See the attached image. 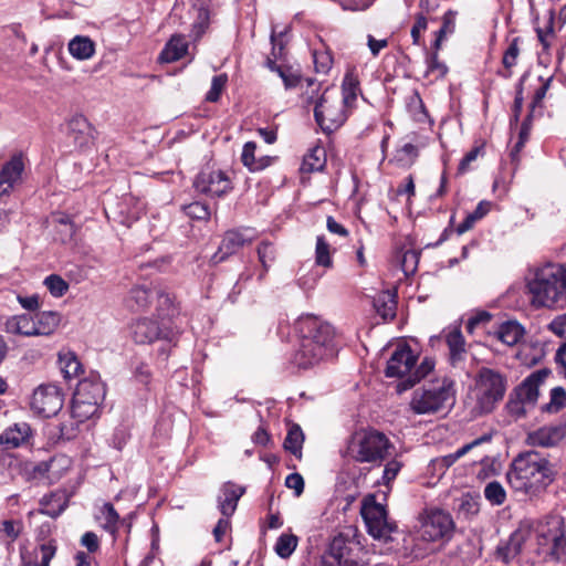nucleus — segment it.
Masks as SVG:
<instances>
[{
  "label": "nucleus",
  "instance_id": "1",
  "mask_svg": "<svg viewBox=\"0 0 566 566\" xmlns=\"http://www.w3.org/2000/svg\"><path fill=\"white\" fill-rule=\"evenodd\" d=\"M526 294L534 310L563 308L566 305V266L546 263L534 269L526 281Z\"/></svg>",
  "mask_w": 566,
  "mask_h": 566
},
{
  "label": "nucleus",
  "instance_id": "2",
  "mask_svg": "<svg viewBox=\"0 0 566 566\" xmlns=\"http://www.w3.org/2000/svg\"><path fill=\"white\" fill-rule=\"evenodd\" d=\"M506 480L515 492L532 496L541 493L553 481V471L546 458L528 451L513 460Z\"/></svg>",
  "mask_w": 566,
  "mask_h": 566
},
{
  "label": "nucleus",
  "instance_id": "3",
  "mask_svg": "<svg viewBox=\"0 0 566 566\" xmlns=\"http://www.w3.org/2000/svg\"><path fill=\"white\" fill-rule=\"evenodd\" d=\"M395 451L394 443L381 431L361 428L352 433L347 441L346 454L357 463L381 465Z\"/></svg>",
  "mask_w": 566,
  "mask_h": 566
},
{
  "label": "nucleus",
  "instance_id": "4",
  "mask_svg": "<svg viewBox=\"0 0 566 566\" xmlns=\"http://www.w3.org/2000/svg\"><path fill=\"white\" fill-rule=\"evenodd\" d=\"M417 356L406 345H398L387 361L386 376L401 378L397 391L402 392L426 378L434 368V360L424 358L416 367Z\"/></svg>",
  "mask_w": 566,
  "mask_h": 566
},
{
  "label": "nucleus",
  "instance_id": "5",
  "mask_svg": "<svg viewBox=\"0 0 566 566\" xmlns=\"http://www.w3.org/2000/svg\"><path fill=\"white\" fill-rule=\"evenodd\" d=\"M455 400L454 382L448 378L436 379L412 392L409 409L419 416L449 410Z\"/></svg>",
  "mask_w": 566,
  "mask_h": 566
},
{
  "label": "nucleus",
  "instance_id": "6",
  "mask_svg": "<svg viewBox=\"0 0 566 566\" xmlns=\"http://www.w3.org/2000/svg\"><path fill=\"white\" fill-rule=\"evenodd\" d=\"M455 523L450 513L441 509H426L418 516V538L428 542H449L453 537Z\"/></svg>",
  "mask_w": 566,
  "mask_h": 566
},
{
  "label": "nucleus",
  "instance_id": "7",
  "mask_svg": "<svg viewBox=\"0 0 566 566\" xmlns=\"http://www.w3.org/2000/svg\"><path fill=\"white\" fill-rule=\"evenodd\" d=\"M535 538L538 554L555 560L566 556V530L562 517H551L538 525Z\"/></svg>",
  "mask_w": 566,
  "mask_h": 566
},
{
  "label": "nucleus",
  "instance_id": "8",
  "mask_svg": "<svg viewBox=\"0 0 566 566\" xmlns=\"http://www.w3.org/2000/svg\"><path fill=\"white\" fill-rule=\"evenodd\" d=\"M365 521L367 532L375 539L388 542L391 539V533L397 526L388 521L387 511L384 505L377 503L374 497L366 499L360 510Z\"/></svg>",
  "mask_w": 566,
  "mask_h": 566
},
{
  "label": "nucleus",
  "instance_id": "9",
  "mask_svg": "<svg viewBox=\"0 0 566 566\" xmlns=\"http://www.w3.org/2000/svg\"><path fill=\"white\" fill-rule=\"evenodd\" d=\"M315 120L324 133L331 134L346 120L345 104L323 95L314 108Z\"/></svg>",
  "mask_w": 566,
  "mask_h": 566
},
{
  "label": "nucleus",
  "instance_id": "10",
  "mask_svg": "<svg viewBox=\"0 0 566 566\" xmlns=\"http://www.w3.org/2000/svg\"><path fill=\"white\" fill-rule=\"evenodd\" d=\"M43 318L51 319L49 326L35 324V319L29 314L15 315L7 319L6 332L22 336L49 335L57 326V315L53 312H43Z\"/></svg>",
  "mask_w": 566,
  "mask_h": 566
},
{
  "label": "nucleus",
  "instance_id": "11",
  "mask_svg": "<svg viewBox=\"0 0 566 566\" xmlns=\"http://www.w3.org/2000/svg\"><path fill=\"white\" fill-rule=\"evenodd\" d=\"M64 396L55 385H40L34 389L30 407L39 416L49 418L55 416L63 407Z\"/></svg>",
  "mask_w": 566,
  "mask_h": 566
},
{
  "label": "nucleus",
  "instance_id": "12",
  "mask_svg": "<svg viewBox=\"0 0 566 566\" xmlns=\"http://www.w3.org/2000/svg\"><path fill=\"white\" fill-rule=\"evenodd\" d=\"M193 187L202 195L220 198L232 190V182L222 170L206 169L197 175Z\"/></svg>",
  "mask_w": 566,
  "mask_h": 566
},
{
  "label": "nucleus",
  "instance_id": "13",
  "mask_svg": "<svg viewBox=\"0 0 566 566\" xmlns=\"http://www.w3.org/2000/svg\"><path fill=\"white\" fill-rule=\"evenodd\" d=\"M357 544L338 534L329 543L327 552L322 557V566H353L356 564L353 551Z\"/></svg>",
  "mask_w": 566,
  "mask_h": 566
},
{
  "label": "nucleus",
  "instance_id": "14",
  "mask_svg": "<svg viewBox=\"0 0 566 566\" xmlns=\"http://www.w3.org/2000/svg\"><path fill=\"white\" fill-rule=\"evenodd\" d=\"M255 239L256 232L253 229L244 228L227 231L218 251L212 256V261L214 263L224 261L228 256L239 252L244 245L251 244Z\"/></svg>",
  "mask_w": 566,
  "mask_h": 566
},
{
  "label": "nucleus",
  "instance_id": "15",
  "mask_svg": "<svg viewBox=\"0 0 566 566\" xmlns=\"http://www.w3.org/2000/svg\"><path fill=\"white\" fill-rule=\"evenodd\" d=\"M334 353V348L325 347L313 338L302 336L300 348L295 353L293 361L300 368H310L323 359L332 357Z\"/></svg>",
  "mask_w": 566,
  "mask_h": 566
},
{
  "label": "nucleus",
  "instance_id": "16",
  "mask_svg": "<svg viewBox=\"0 0 566 566\" xmlns=\"http://www.w3.org/2000/svg\"><path fill=\"white\" fill-rule=\"evenodd\" d=\"M298 326L303 337L313 338V340H317L318 344L335 349V332L331 324L322 322L316 317L307 316L300 321Z\"/></svg>",
  "mask_w": 566,
  "mask_h": 566
},
{
  "label": "nucleus",
  "instance_id": "17",
  "mask_svg": "<svg viewBox=\"0 0 566 566\" xmlns=\"http://www.w3.org/2000/svg\"><path fill=\"white\" fill-rule=\"evenodd\" d=\"M566 437V422L543 426L527 433L526 443L531 447L551 448Z\"/></svg>",
  "mask_w": 566,
  "mask_h": 566
},
{
  "label": "nucleus",
  "instance_id": "18",
  "mask_svg": "<svg viewBox=\"0 0 566 566\" xmlns=\"http://www.w3.org/2000/svg\"><path fill=\"white\" fill-rule=\"evenodd\" d=\"M479 386L483 399L488 403L501 400L505 394V378L497 371L490 368H482L479 375Z\"/></svg>",
  "mask_w": 566,
  "mask_h": 566
},
{
  "label": "nucleus",
  "instance_id": "19",
  "mask_svg": "<svg viewBox=\"0 0 566 566\" xmlns=\"http://www.w3.org/2000/svg\"><path fill=\"white\" fill-rule=\"evenodd\" d=\"M549 371L539 369L527 376L513 391L515 397L526 402L530 407H535L539 397V388L544 385Z\"/></svg>",
  "mask_w": 566,
  "mask_h": 566
},
{
  "label": "nucleus",
  "instance_id": "20",
  "mask_svg": "<svg viewBox=\"0 0 566 566\" xmlns=\"http://www.w3.org/2000/svg\"><path fill=\"white\" fill-rule=\"evenodd\" d=\"M130 335L137 344H150L158 338H168V334L156 321L137 319L130 325Z\"/></svg>",
  "mask_w": 566,
  "mask_h": 566
},
{
  "label": "nucleus",
  "instance_id": "21",
  "mask_svg": "<svg viewBox=\"0 0 566 566\" xmlns=\"http://www.w3.org/2000/svg\"><path fill=\"white\" fill-rule=\"evenodd\" d=\"M24 170V157L22 154H17L6 163L0 170V197L8 195L14 185L20 181L21 175Z\"/></svg>",
  "mask_w": 566,
  "mask_h": 566
},
{
  "label": "nucleus",
  "instance_id": "22",
  "mask_svg": "<svg viewBox=\"0 0 566 566\" xmlns=\"http://www.w3.org/2000/svg\"><path fill=\"white\" fill-rule=\"evenodd\" d=\"M105 386L99 377L91 376L77 384L73 396L99 407L105 398Z\"/></svg>",
  "mask_w": 566,
  "mask_h": 566
},
{
  "label": "nucleus",
  "instance_id": "23",
  "mask_svg": "<svg viewBox=\"0 0 566 566\" xmlns=\"http://www.w3.org/2000/svg\"><path fill=\"white\" fill-rule=\"evenodd\" d=\"M69 136L73 138V144L80 148L88 146L93 140V128L88 120L76 115L67 123Z\"/></svg>",
  "mask_w": 566,
  "mask_h": 566
},
{
  "label": "nucleus",
  "instance_id": "24",
  "mask_svg": "<svg viewBox=\"0 0 566 566\" xmlns=\"http://www.w3.org/2000/svg\"><path fill=\"white\" fill-rule=\"evenodd\" d=\"M221 494L218 499L219 510L226 517L231 516L238 505V501L244 494L245 489L232 482H227L221 488Z\"/></svg>",
  "mask_w": 566,
  "mask_h": 566
},
{
  "label": "nucleus",
  "instance_id": "25",
  "mask_svg": "<svg viewBox=\"0 0 566 566\" xmlns=\"http://www.w3.org/2000/svg\"><path fill=\"white\" fill-rule=\"evenodd\" d=\"M449 348V361L453 367H462L467 357L465 340L459 328H452L446 335Z\"/></svg>",
  "mask_w": 566,
  "mask_h": 566
},
{
  "label": "nucleus",
  "instance_id": "26",
  "mask_svg": "<svg viewBox=\"0 0 566 566\" xmlns=\"http://www.w3.org/2000/svg\"><path fill=\"white\" fill-rule=\"evenodd\" d=\"M188 51V42L181 34H175L166 43L159 55V60L164 63H171L182 59Z\"/></svg>",
  "mask_w": 566,
  "mask_h": 566
},
{
  "label": "nucleus",
  "instance_id": "27",
  "mask_svg": "<svg viewBox=\"0 0 566 566\" xmlns=\"http://www.w3.org/2000/svg\"><path fill=\"white\" fill-rule=\"evenodd\" d=\"M69 496L65 492H53L40 501V512L50 517H57L67 507Z\"/></svg>",
  "mask_w": 566,
  "mask_h": 566
},
{
  "label": "nucleus",
  "instance_id": "28",
  "mask_svg": "<svg viewBox=\"0 0 566 566\" xmlns=\"http://www.w3.org/2000/svg\"><path fill=\"white\" fill-rule=\"evenodd\" d=\"M31 434V428L28 423H15L0 434V444L6 448H17L24 443Z\"/></svg>",
  "mask_w": 566,
  "mask_h": 566
},
{
  "label": "nucleus",
  "instance_id": "29",
  "mask_svg": "<svg viewBox=\"0 0 566 566\" xmlns=\"http://www.w3.org/2000/svg\"><path fill=\"white\" fill-rule=\"evenodd\" d=\"M57 361L65 379L76 378L82 373V364L71 349L62 348L57 354Z\"/></svg>",
  "mask_w": 566,
  "mask_h": 566
},
{
  "label": "nucleus",
  "instance_id": "30",
  "mask_svg": "<svg viewBox=\"0 0 566 566\" xmlns=\"http://www.w3.org/2000/svg\"><path fill=\"white\" fill-rule=\"evenodd\" d=\"M256 150V144L254 142H248L244 144L242 154H241V160L242 164L250 170V171H260L264 168L269 167L271 165L272 158L269 156H255Z\"/></svg>",
  "mask_w": 566,
  "mask_h": 566
},
{
  "label": "nucleus",
  "instance_id": "31",
  "mask_svg": "<svg viewBox=\"0 0 566 566\" xmlns=\"http://www.w3.org/2000/svg\"><path fill=\"white\" fill-rule=\"evenodd\" d=\"M524 334V327L516 321L504 322L499 326L496 331L497 339L507 346H514L518 344Z\"/></svg>",
  "mask_w": 566,
  "mask_h": 566
},
{
  "label": "nucleus",
  "instance_id": "32",
  "mask_svg": "<svg viewBox=\"0 0 566 566\" xmlns=\"http://www.w3.org/2000/svg\"><path fill=\"white\" fill-rule=\"evenodd\" d=\"M69 52L76 60H88L95 53V44L88 36L76 35L69 42Z\"/></svg>",
  "mask_w": 566,
  "mask_h": 566
},
{
  "label": "nucleus",
  "instance_id": "33",
  "mask_svg": "<svg viewBox=\"0 0 566 566\" xmlns=\"http://www.w3.org/2000/svg\"><path fill=\"white\" fill-rule=\"evenodd\" d=\"M520 43L521 39L518 36L514 38L503 53V71H500L499 74L504 78H510L513 75V67L517 64L521 53Z\"/></svg>",
  "mask_w": 566,
  "mask_h": 566
},
{
  "label": "nucleus",
  "instance_id": "34",
  "mask_svg": "<svg viewBox=\"0 0 566 566\" xmlns=\"http://www.w3.org/2000/svg\"><path fill=\"white\" fill-rule=\"evenodd\" d=\"M489 436H482L475 440H473L470 443L464 444L460 449H458L454 453H450L448 455L438 458L433 461L434 465H438L443 469H448L451 467L457 460H459L461 457L465 455L469 451H471L476 446H480L483 442L490 441Z\"/></svg>",
  "mask_w": 566,
  "mask_h": 566
},
{
  "label": "nucleus",
  "instance_id": "35",
  "mask_svg": "<svg viewBox=\"0 0 566 566\" xmlns=\"http://www.w3.org/2000/svg\"><path fill=\"white\" fill-rule=\"evenodd\" d=\"M374 307L384 319L394 318L396 316L395 294L389 291L380 292L374 298Z\"/></svg>",
  "mask_w": 566,
  "mask_h": 566
},
{
  "label": "nucleus",
  "instance_id": "36",
  "mask_svg": "<svg viewBox=\"0 0 566 566\" xmlns=\"http://www.w3.org/2000/svg\"><path fill=\"white\" fill-rule=\"evenodd\" d=\"M326 164L324 148L316 146L312 148L303 158L301 170L303 172L319 171Z\"/></svg>",
  "mask_w": 566,
  "mask_h": 566
},
{
  "label": "nucleus",
  "instance_id": "37",
  "mask_svg": "<svg viewBox=\"0 0 566 566\" xmlns=\"http://www.w3.org/2000/svg\"><path fill=\"white\" fill-rule=\"evenodd\" d=\"M566 408V390L556 386L549 391V401L541 406L543 413L555 415Z\"/></svg>",
  "mask_w": 566,
  "mask_h": 566
},
{
  "label": "nucleus",
  "instance_id": "38",
  "mask_svg": "<svg viewBox=\"0 0 566 566\" xmlns=\"http://www.w3.org/2000/svg\"><path fill=\"white\" fill-rule=\"evenodd\" d=\"M98 408L99 407L92 402H87L73 396L71 416L74 420H77V422H84L85 420L94 417L97 413Z\"/></svg>",
  "mask_w": 566,
  "mask_h": 566
},
{
  "label": "nucleus",
  "instance_id": "39",
  "mask_svg": "<svg viewBox=\"0 0 566 566\" xmlns=\"http://www.w3.org/2000/svg\"><path fill=\"white\" fill-rule=\"evenodd\" d=\"M23 532L20 520H3L0 522V539L7 544L15 542Z\"/></svg>",
  "mask_w": 566,
  "mask_h": 566
},
{
  "label": "nucleus",
  "instance_id": "40",
  "mask_svg": "<svg viewBox=\"0 0 566 566\" xmlns=\"http://www.w3.org/2000/svg\"><path fill=\"white\" fill-rule=\"evenodd\" d=\"M101 520L103 528L113 535L116 533L118 525L125 523L124 520L120 521L118 513L111 503H105L102 506Z\"/></svg>",
  "mask_w": 566,
  "mask_h": 566
},
{
  "label": "nucleus",
  "instance_id": "41",
  "mask_svg": "<svg viewBox=\"0 0 566 566\" xmlns=\"http://www.w3.org/2000/svg\"><path fill=\"white\" fill-rule=\"evenodd\" d=\"M154 294V292L144 286H136L129 292L128 305L133 310H144L149 305L150 298Z\"/></svg>",
  "mask_w": 566,
  "mask_h": 566
},
{
  "label": "nucleus",
  "instance_id": "42",
  "mask_svg": "<svg viewBox=\"0 0 566 566\" xmlns=\"http://www.w3.org/2000/svg\"><path fill=\"white\" fill-rule=\"evenodd\" d=\"M304 442V434L302 429L294 424L290 428L285 440L284 448L296 457H301V451Z\"/></svg>",
  "mask_w": 566,
  "mask_h": 566
},
{
  "label": "nucleus",
  "instance_id": "43",
  "mask_svg": "<svg viewBox=\"0 0 566 566\" xmlns=\"http://www.w3.org/2000/svg\"><path fill=\"white\" fill-rule=\"evenodd\" d=\"M258 256L263 268V273L259 276L261 280L276 259V250L273 243L269 241L261 242L258 247Z\"/></svg>",
  "mask_w": 566,
  "mask_h": 566
},
{
  "label": "nucleus",
  "instance_id": "44",
  "mask_svg": "<svg viewBox=\"0 0 566 566\" xmlns=\"http://www.w3.org/2000/svg\"><path fill=\"white\" fill-rule=\"evenodd\" d=\"M297 543L298 538L294 534H282L274 545V551L281 558H289L296 549Z\"/></svg>",
  "mask_w": 566,
  "mask_h": 566
},
{
  "label": "nucleus",
  "instance_id": "45",
  "mask_svg": "<svg viewBox=\"0 0 566 566\" xmlns=\"http://www.w3.org/2000/svg\"><path fill=\"white\" fill-rule=\"evenodd\" d=\"M484 497L494 506H500L506 501V492L497 481L488 483L484 488Z\"/></svg>",
  "mask_w": 566,
  "mask_h": 566
},
{
  "label": "nucleus",
  "instance_id": "46",
  "mask_svg": "<svg viewBox=\"0 0 566 566\" xmlns=\"http://www.w3.org/2000/svg\"><path fill=\"white\" fill-rule=\"evenodd\" d=\"M480 511V504L475 496L470 493L462 494L459 499L458 514L470 518Z\"/></svg>",
  "mask_w": 566,
  "mask_h": 566
},
{
  "label": "nucleus",
  "instance_id": "47",
  "mask_svg": "<svg viewBox=\"0 0 566 566\" xmlns=\"http://www.w3.org/2000/svg\"><path fill=\"white\" fill-rule=\"evenodd\" d=\"M534 531L528 523H522L510 536L513 546L521 554L525 543L532 537Z\"/></svg>",
  "mask_w": 566,
  "mask_h": 566
},
{
  "label": "nucleus",
  "instance_id": "48",
  "mask_svg": "<svg viewBox=\"0 0 566 566\" xmlns=\"http://www.w3.org/2000/svg\"><path fill=\"white\" fill-rule=\"evenodd\" d=\"M315 262L317 265L331 268L333 265L331 247L324 237H317L315 248Z\"/></svg>",
  "mask_w": 566,
  "mask_h": 566
},
{
  "label": "nucleus",
  "instance_id": "49",
  "mask_svg": "<svg viewBox=\"0 0 566 566\" xmlns=\"http://www.w3.org/2000/svg\"><path fill=\"white\" fill-rule=\"evenodd\" d=\"M448 72V66L439 61L438 53L433 52L427 56V71L426 75H433L434 78L443 77Z\"/></svg>",
  "mask_w": 566,
  "mask_h": 566
},
{
  "label": "nucleus",
  "instance_id": "50",
  "mask_svg": "<svg viewBox=\"0 0 566 566\" xmlns=\"http://www.w3.org/2000/svg\"><path fill=\"white\" fill-rule=\"evenodd\" d=\"M44 285L55 297L63 296L69 290V284L57 274H51L44 280Z\"/></svg>",
  "mask_w": 566,
  "mask_h": 566
},
{
  "label": "nucleus",
  "instance_id": "51",
  "mask_svg": "<svg viewBox=\"0 0 566 566\" xmlns=\"http://www.w3.org/2000/svg\"><path fill=\"white\" fill-rule=\"evenodd\" d=\"M185 213L193 220H208L210 217L209 207L202 202L195 201L182 207Z\"/></svg>",
  "mask_w": 566,
  "mask_h": 566
},
{
  "label": "nucleus",
  "instance_id": "52",
  "mask_svg": "<svg viewBox=\"0 0 566 566\" xmlns=\"http://www.w3.org/2000/svg\"><path fill=\"white\" fill-rule=\"evenodd\" d=\"M227 82V74H219L213 76L211 87L206 95V99L211 103L218 102L223 88L226 87Z\"/></svg>",
  "mask_w": 566,
  "mask_h": 566
},
{
  "label": "nucleus",
  "instance_id": "53",
  "mask_svg": "<svg viewBox=\"0 0 566 566\" xmlns=\"http://www.w3.org/2000/svg\"><path fill=\"white\" fill-rule=\"evenodd\" d=\"M530 408L531 407L526 402L521 400L518 397H515L514 394L511 395V398L506 403V409L509 413L515 419L525 417Z\"/></svg>",
  "mask_w": 566,
  "mask_h": 566
},
{
  "label": "nucleus",
  "instance_id": "54",
  "mask_svg": "<svg viewBox=\"0 0 566 566\" xmlns=\"http://www.w3.org/2000/svg\"><path fill=\"white\" fill-rule=\"evenodd\" d=\"M402 465V462L399 461L397 458L388 460L385 464L381 481L379 483L389 485L390 482H392L396 479Z\"/></svg>",
  "mask_w": 566,
  "mask_h": 566
},
{
  "label": "nucleus",
  "instance_id": "55",
  "mask_svg": "<svg viewBox=\"0 0 566 566\" xmlns=\"http://www.w3.org/2000/svg\"><path fill=\"white\" fill-rule=\"evenodd\" d=\"M343 99L344 104L349 103L350 101H354L357 96L358 91V81L353 77L352 75H346L343 81Z\"/></svg>",
  "mask_w": 566,
  "mask_h": 566
},
{
  "label": "nucleus",
  "instance_id": "56",
  "mask_svg": "<svg viewBox=\"0 0 566 566\" xmlns=\"http://www.w3.org/2000/svg\"><path fill=\"white\" fill-rule=\"evenodd\" d=\"M40 560L35 566H50L51 559L55 556L56 545L53 542H48L39 545Z\"/></svg>",
  "mask_w": 566,
  "mask_h": 566
},
{
  "label": "nucleus",
  "instance_id": "57",
  "mask_svg": "<svg viewBox=\"0 0 566 566\" xmlns=\"http://www.w3.org/2000/svg\"><path fill=\"white\" fill-rule=\"evenodd\" d=\"M518 555H520V553L513 546V544L511 543L510 539L506 543L497 546V548H496V556L504 564H510Z\"/></svg>",
  "mask_w": 566,
  "mask_h": 566
},
{
  "label": "nucleus",
  "instance_id": "58",
  "mask_svg": "<svg viewBox=\"0 0 566 566\" xmlns=\"http://www.w3.org/2000/svg\"><path fill=\"white\" fill-rule=\"evenodd\" d=\"M483 154V145L473 147L465 156L461 159L458 174L462 175L470 169L471 163L475 161L480 155Z\"/></svg>",
  "mask_w": 566,
  "mask_h": 566
},
{
  "label": "nucleus",
  "instance_id": "59",
  "mask_svg": "<svg viewBox=\"0 0 566 566\" xmlns=\"http://www.w3.org/2000/svg\"><path fill=\"white\" fill-rule=\"evenodd\" d=\"M418 157V148L413 144H405L397 153V160L403 164H411Z\"/></svg>",
  "mask_w": 566,
  "mask_h": 566
},
{
  "label": "nucleus",
  "instance_id": "60",
  "mask_svg": "<svg viewBox=\"0 0 566 566\" xmlns=\"http://www.w3.org/2000/svg\"><path fill=\"white\" fill-rule=\"evenodd\" d=\"M158 302V315L161 317L168 316L172 308V300L166 292H155Z\"/></svg>",
  "mask_w": 566,
  "mask_h": 566
},
{
  "label": "nucleus",
  "instance_id": "61",
  "mask_svg": "<svg viewBox=\"0 0 566 566\" xmlns=\"http://www.w3.org/2000/svg\"><path fill=\"white\" fill-rule=\"evenodd\" d=\"M548 329L558 337H564L566 342V313L556 316L549 324Z\"/></svg>",
  "mask_w": 566,
  "mask_h": 566
},
{
  "label": "nucleus",
  "instance_id": "62",
  "mask_svg": "<svg viewBox=\"0 0 566 566\" xmlns=\"http://www.w3.org/2000/svg\"><path fill=\"white\" fill-rule=\"evenodd\" d=\"M285 485L294 490L296 496H300L304 491V479L300 473H291L285 479Z\"/></svg>",
  "mask_w": 566,
  "mask_h": 566
},
{
  "label": "nucleus",
  "instance_id": "63",
  "mask_svg": "<svg viewBox=\"0 0 566 566\" xmlns=\"http://www.w3.org/2000/svg\"><path fill=\"white\" fill-rule=\"evenodd\" d=\"M55 460L50 461H42L40 463H36L32 465V469L30 470V476L32 479H43L46 476V474L51 471V468L53 467V463Z\"/></svg>",
  "mask_w": 566,
  "mask_h": 566
},
{
  "label": "nucleus",
  "instance_id": "64",
  "mask_svg": "<svg viewBox=\"0 0 566 566\" xmlns=\"http://www.w3.org/2000/svg\"><path fill=\"white\" fill-rule=\"evenodd\" d=\"M555 361L558 366L559 374L566 379V342L560 344L555 353Z\"/></svg>",
  "mask_w": 566,
  "mask_h": 566
}]
</instances>
